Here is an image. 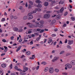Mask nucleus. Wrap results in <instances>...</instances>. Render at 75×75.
Wrapping results in <instances>:
<instances>
[{"label": "nucleus", "instance_id": "f257e3e1", "mask_svg": "<svg viewBox=\"0 0 75 75\" xmlns=\"http://www.w3.org/2000/svg\"><path fill=\"white\" fill-rule=\"evenodd\" d=\"M28 20H32L33 18V16L32 15V13H29L28 15Z\"/></svg>", "mask_w": 75, "mask_h": 75}, {"label": "nucleus", "instance_id": "f03ea898", "mask_svg": "<svg viewBox=\"0 0 75 75\" xmlns=\"http://www.w3.org/2000/svg\"><path fill=\"white\" fill-rule=\"evenodd\" d=\"M65 67L69 69H71V68H72V66L70 64H67L65 65Z\"/></svg>", "mask_w": 75, "mask_h": 75}, {"label": "nucleus", "instance_id": "7ed1b4c3", "mask_svg": "<svg viewBox=\"0 0 75 75\" xmlns=\"http://www.w3.org/2000/svg\"><path fill=\"white\" fill-rule=\"evenodd\" d=\"M41 11V9L36 8L35 9V11H32L31 13H32V14H33V13H35L37 12V11Z\"/></svg>", "mask_w": 75, "mask_h": 75}, {"label": "nucleus", "instance_id": "20e7f679", "mask_svg": "<svg viewBox=\"0 0 75 75\" xmlns=\"http://www.w3.org/2000/svg\"><path fill=\"white\" fill-rule=\"evenodd\" d=\"M28 26L30 28H34V27H38V25L33 24H30L28 25Z\"/></svg>", "mask_w": 75, "mask_h": 75}, {"label": "nucleus", "instance_id": "39448f33", "mask_svg": "<svg viewBox=\"0 0 75 75\" xmlns=\"http://www.w3.org/2000/svg\"><path fill=\"white\" fill-rule=\"evenodd\" d=\"M54 71V68L53 67H50L49 68V71L50 74H52Z\"/></svg>", "mask_w": 75, "mask_h": 75}, {"label": "nucleus", "instance_id": "423d86ee", "mask_svg": "<svg viewBox=\"0 0 75 75\" xmlns=\"http://www.w3.org/2000/svg\"><path fill=\"white\" fill-rule=\"evenodd\" d=\"M59 58V57H54L53 59L52 60V62H54L55 61H58V60Z\"/></svg>", "mask_w": 75, "mask_h": 75}, {"label": "nucleus", "instance_id": "0eeeda50", "mask_svg": "<svg viewBox=\"0 0 75 75\" xmlns=\"http://www.w3.org/2000/svg\"><path fill=\"white\" fill-rule=\"evenodd\" d=\"M44 17L45 18H50V15L48 14H46L44 16Z\"/></svg>", "mask_w": 75, "mask_h": 75}, {"label": "nucleus", "instance_id": "6e6552de", "mask_svg": "<svg viewBox=\"0 0 75 75\" xmlns=\"http://www.w3.org/2000/svg\"><path fill=\"white\" fill-rule=\"evenodd\" d=\"M73 40H68V44L69 45H71L73 44Z\"/></svg>", "mask_w": 75, "mask_h": 75}, {"label": "nucleus", "instance_id": "1a4fd4ad", "mask_svg": "<svg viewBox=\"0 0 75 75\" xmlns=\"http://www.w3.org/2000/svg\"><path fill=\"white\" fill-rule=\"evenodd\" d=\"M70 64L72 65H75V60H74L71 61L70 62Z\"/></svg>", "mask_w": 75, "mask_h": 75}, {"label": "nucleus", "instance_id": "9d476101", "mask_svg": "<svg viewBox=\"0 0 75 75\" xmlns=\"http://www.w3.org/2000/svg\"><path fill=\"white\" fill-rule=\"evenodd\" d=\"M13 30L14 31L18 32V28L17 27H14L13 28Z\"/></svg>", "mask_w": 75, "mask_h": 75}, {"label": "nucleus", "instance_id": "9b49d317", "mask_svg": "<svg viewBox=\"0 0 75 75\" xmlns=\"http://www.w3.org/2000/svg\"><path fill=\"white\" fill-rule=\"evenodd\" d=\"M35 1V3H36L37 4H40V3H41V1L39 0H36Z\"/></svg>", "mask_w": 75, "mask_h": 75}, {"label": "nucleus", "instance_id": "f8f14e48", "mask_svg": "<svg viewBox=\"0 0 75 75\" xmlns=\"http://www.w3.org/2000/svg\"><path fill=\"white\" fill-rule=\"evenodd\" d=\"M21 47H22L21 46H19L18 48L16 50V52H18L19 50H20V49H21Z\"/></svg>", "mask_w": 75, "mask_h": 75}, {"label": "nucleus", "instance_id": "ddd939ff", "mask_svg": "<svg viewBox=\"0 0 75 75\" xmlns=\"http://www.w3.org/2000/svg\"><path fill=\"white\" fill-rule=\"evenodd\" d=\"M37 7L38 8H41L42 7V5L40 4H38L37 6Z\"/></svg>", "mask_w": 75, "mask_h": 75}, {"label": "nucleus", "instance_id": "4468645a", "mask_svg": "<svg viewBox=\"0 0 75 75\" xmlns=\"http://www.w3.org/2000/svg\"><path fill=\"white\" fill-rule=\"evenodd\" d=\"M61 18V17L60 16V15H57L56 18V19H57V20H59V19Z\"/></svg>", "mask_w": 75, "mask_h": 75}, {"label": "nucleus", "instance_id": "2eb2a0df", "mask_svg": "<svg viewBox=\"0 0 75 75\" xmlns=\"http://www.w3.org/2000/svg\"><path fill=\"white\" fill-rule=\"evenodd\" d=\"M1 66L3 68H6V64H1Z\"/></svg>", "mask_w": 75, "mask_h": 75}, {"label": "nucleus", "instance_id": "dca6fc26", "mask_svg": "<svg viewBox=\"0 0 75 75\" xmlns=\"http://www.w3.org/2000/svg\"><path fill=\"white\" fill-rule=\"evenodd\" d=\"M44 5L45 6H48V2H45L44 3Z\"/></svg>", "mask_w": 75, "mask_h": 75}, {"label": "nucleus", "instance_id": "f3484780", "mask_svg": "<svg viewBox=\"0 0 75 75\" xmlns=\"http://www.w3.org/2000/svg\"><path fill=\"white\" fill-rule=\"evenodd\" d=\"M26 54L28 55H30V54H31V52L29 51L26 52Z\"/></svg>", "mask_w": 75, "mask_h": 75}, {"label": "nucleus", "instance_id": "a211bd4d", "mask_svg": "<svg viewBox=\"0 0 75 75\" xmlns=\"http://www.w3.org/2000/svg\"><path fill=\"white\" fill-rule=\"evenodd\" d=\"M64 10V7H62L60 10V13H62Z\"/></svg>", "mask_w": 75, "mask_h": 75}, {"label": "nucleus", "instance_id": "6ab92c4d", "mask_svg": "<svg viewBox=\"0 0 75 75\" xmlns=\"http://www.w3.org/2000/svg\"><path fill=\"white\" fill-rule=\"evenodd\" d=\"M45 72H47L48 71V68L47 67H46L45 69Z\"/></svg>", "mask_w": 75, "mask_h": 75}, {"label": "nucleus", "instance_id": "aec40b11", "mask_svg": "<svg viewBox=\"0 0 75 75\" xmlns=\"http://www.w3.org/2000/svg\"><path fill=\"white\" fill-rule=\"evenodd\" d=\"M41 64H42L44 65H47V63L45 62H41Z\"/></svg>", "mask_w": 75, "mask_h": 75}, {"label": "nucleus", "instance_id": "412c9836", "mask_svg": "<svg viewBox=\"0 0 75 75\" xmlns=\"http://www.w3.org/2000/svg\"><path fill=\"white\" fill-rule=\"evenodd\" d=\"M18 32H19V33H21V32H23V30L22 28H21L20 29H19V30H18Z\"/></svg>", "mask_w": 75, "mask_h": 75}, {"label": "nucleus", "instance_id": "4be33fe9", "mask_svg": "<svg viewBox=\"0 0 75 75\" xmlns=\"http://www.w3.org/2000/svg\"><path fill=\"white\" fill-rule=\"evenodd\" d=\"M4 48H5V50H4L5 52H6L7 51V47L6 46H4Z\"/></svg>", "mask_w": 75, "mask_h": 75}, {"label": "nucleus", "instance_id": "5701e85b", "mask_svg": "<svg viewBox=\"0 0 75 75\" xmlns=\"http://www.w3.org/2000/svg\"><path fill=\"white\" fill-rule=\"evenodd\" d=\"M43 26L44 25H43L40 24L38 25V27L39 28H42V27H43Z\"/></svg>", "mask_w": 75, "mask_h": 75}, {"label": "nucleus", "instance_id": "b1692460", "mask_svg": "<svg viewBox=\"0 0 75 75\" xmlns=\"http://www.w3.org/2000/svg\"><path fill=\"white\" fill-rule=\"evenodd\" d=\"M28 8L29 9H31L32 8V6L30 4H29Z\"/></svg>", "mask_w": 75, "mask_h": 75}, {"label": "nucleus", "instance_id": "393cba45", "mask_svg": "<svg viewBox=\"0 0 75 75\" xmlns=\"http://www.w3.org/2000/svg\"><path fill=\"white\" fill-rule=\"evenodd\" d=\"M62 75H68V73H67V72H63L62 73Z\"/></svg>", "mask_w": 75, "mask_h": 75}, {"label": "nucleus", "instance_id": "a878e982", "mask_svg": "<svg viewBox=\"0 0 75 75\" xmlns=\"http://www.w3.org/2000/svg\"><path fill=\"white\" fill-rule=\"evenodd\" d=\"M20 74H21V75H26V73H24L23 72H20Z\"/></svg>", "mask_w": 75, "mask_h": 75}, {"label": "nucleus", "instance_id": "bb28decb", "mask_svg": "<svg viewBox=\"0 0 75 75\" xmlns=\"http://www.w3.org/2000/svg\"><path fill=\"white\" fill-rule=\"evenodd\" d=\"M40 24H43L44 23V21L42 20H41L40 21Z\"/></svg>", "mask_w": 75, "mask_h": 75}, {"label": "nucleus", "instance_id": "cd10ccee", "mask_svg": "<svg viewBox=\"0 0 75 75\" xmlns=\"http://www.w3.org/2000/svg\"><path fill=\"white\" fill-rule=\"evenodd\" d=\"M9 68L10 69H12L13 68V64H11L9 66Z\"/></svg>", "mask_w": 75, "mask_h": 75}, {"label": "nucleus", "instance_id": "c85d7f7f", "mask_svg": "<svg viewBox=\"0 0 75 75\" xmlns=\"http://www.w3.org/2000/svg\"><path fill=\"white\" fill-rule=\"evenodd\" d=\"M55 71L56 72H59V69L57 68L55 69Z\"/></svg>", "mask_w": 75, "mask_h": 75}, {"label": "nucleus", "instance_id": "c756f323", "mask_svg": "<svg viewBox=\"0 0 75 75\" xmlns=\"http://www.w3.org/2000/svg\"><path fill=\"white\" fill-rule=\"evenodd\" d=\"M27 18H28L27 16H25L23 17V20H27Z\"/></svg>", "mask_w": 75, "mask_h": 75}, {"label": "nucleus", "instance_id": "7c9ffc66", "mask_svg": "<svg viewBox=\"0 0 75 75\" xmlns=\"http://www.w3.org/2000/svg\"><path fill=\"white\" fill-rule=\"evenodd\" d=\"M56 22V21L55 20H53L52 21V24H54Z\"/></svg>", "mask_w": 75, "mask_h": 75}, {"label": "nucleus", "instance_id": "2f4dec72", "mask_svg": "<svg viewBox=\"0 0 75 75\" xmlns=\"http://www.w3.org/2000/svg\"><path fill=\"white\" fill-rule=\"evenodd\" d=\"M52 40H48V44H50V43H51V42H52Z\"/></svg>", "mask_w": 75, "mask_h": 75}, {"label": "nucleus", "instance_id": "473e14b6", "mask_svg": "<svg viewBox=\"0 0 75 75\" xmlns=\"http://www.w3.org/2000/svg\"><path fill=\"white\" fill-rule=\"evenodd\" d=\"M14 36H11L10 38L11 40H14Z\"/></svg>", "mask_w": 75, "mask_h": 75}, {"label": "nucleus", "instance_id": "72a5a7b5", "mask_svg": "<svg viewBox=\"0 0 75 75\" xmlns=\"http://www.w3.org/2000/svg\"><path fill=\"white\" fill-rule=\"evenodd\" d=\"M61 3L62 4H64V1H60L59 2V4H61Z\"/></svg>", "mask_w": 75, "mask_h": 75}, {"label": "nucleus", "instance_id": "f704fd0d", "mask_svg": "<svg viewBox=\"0 0 75 75\" xmlns=\"http://www.w3.org/2000/svg\"><path fill=\"white\" fill-rule=\"evenodd\" d=\"M29 3L31 4V5H33V2L31 1H29Z\"/></svg>", "mask_w": 75, "mask_h": 75}, {"label": "nucleus", "instance_id": "c9c22d12", "mask_svg": "<svg viewBox=\"0 0 75 75\" xmlns=\"http://www.w3.org/2000/svg\"><path fill=\"white\" fill-rule=\"evenodd\" d=\"M64 52H65V51H62L60 53V55H61V54H63V53H64Z\"/></svg>", "mask_w": 75, "mask_h": 75}, {"label": "nucleus", "instance_id": "e433bc0d", "mask_svg": "<svg viewBox=\"0 0 75 75\" xmlns=\"http://www.w3.org/2000/svg\"><path fill=\"white\" fill-rule=\"evenodd\" d=\"M71 19L73 21H74L75 20V18L74 17H71Z\"/></svg>", "mask_w": 75, "mask_h": 75}, {"label": "nucleus", "instance_id": "4c0bfd02", "mask_svg": "<svg viewBox=\"0 0 75 75\" xmlns=\"http://www.w3.org/2000/svg\"><path fill=\"white\" fill-rule=\"evenodd\" d=\"M67 48H69V49H71V47L69 45H68L67 46Z\"/></svg>", "mask_w": 75, "mask_h": 75}, {"label": "nucleus", "instance_id": "58836bf2", "mask_svg": "<svg viewBox=\"0 0 75 75\" xmlns=\"http://www.w3.org/2000/svg\"><path fill=\"white\" fill-rule=\"evenodd\" d=\"M19 10H22L23 9V8L22 6H20L19 8Z\"/></svg>", "mask_w": 75, "mask_h": 75}, {"label": "nucleus", "instance_id": "ea45409f", "mask_svg": "<svg viewBox=\"0 0 75 75\" xmlns=\"http://www.w3.org/2000/svg\"><path fill=\"white\" fill-rule=\"evenodd\" d=\"M41 39V37H38L36 39V41H39Z\"/></svg>", "mask_w": 75, "mask_h": 75}, {"label": "nucleus", "instance_id": "a19ab883", "mask_svg": "<svg viewBox=\"0 0 75 75\" xmlns=\"http://www.w3.org/2000/svg\"><path fill=\"white\" fill-rule=\"evenodd\" d=\"M44 31V29H42L40 31V33H42Z\"/></svg>", "mask_w": 75, "mask_h": 75}, {"label": "nucleus", "instance_id": "79ce46f5", "mask_svg": "<svg viewBox=\"0 0 75 75\" xmlns=\"http://www.w3.org/2000/svg\"><path fill=\"white\" fill-rule=\"evenodd\" d=\"M33 41H32L30 42V45H33Z\"/></svg>", "mask_w": 75, "mask_h": 75}, {"label": "nucleus", "instance_id": "37998d69", "mask_svg": "<svg viewBox=\"0 0 75 75\" xmlns=\"http://www.w3.org/2000/svg\"><path fill=\"white\" fill-rule=\"evenodd\" d=\"M24 69L25 71H27L28 70V67H25L24 68Z\"/></svg>", "mask_w": 75, "mask_h": 75}, {"label": "nucleus", "instance_id": "c03bdc74", "mask_svg": "<svg viewBox=\"0 0 75 75\" xmlns=\"http://www.w3.org/2000/svg\"><path fill=\"white\" fill-rule=\"evenodd\" d=\"M6 20V19H5V18H2L1 20V21H4Z\"/></svg>", "mask_w": 75, "mask_h": 75}, {"label": "nucleus", "instance_id": "a18cd8bd", "mask_svg": "<svg viewBox=\"0 0 75 75\" xmlns=\"http://www.w3.org/2000/svg\"><path fill=\"white\" fill-rule=\"evenodd\" d=\"M54 8L55 9H59V7H58V6H57L56 7H54Z\"/></svg>", "mask_w": 75, "mask_h": 75}, {"label": "nucleus", "instance_id": "49530a36", "mask_svg": "<svg viewBox=\"0 0 75 75\" xmlns=\"http://www.w3.org/2000/svg\"><path fill=\"white\" fill-rule=\"evenodd\" d=\"M10 17L11 19H13L14 18V16L13 15H11Z\"/></svg>", "mask_w": 75, "mask_h": 75}, {"label": "nucleus", "instance_id": "de8ad7c7", "mask_svg": "<svg viewBox=\"0 0 75 75\" xmlns=\"http://www.w3.org/2000/svg\"><path fill=\"white\" fill-rule=\"evenodd\" d=\"M17 71H18L20 72H22V70H21V69L18 68V69H17Z\"/></svg>", "mask_w": 75, "mask_h": 75}, {"label": "nucleus", "instance_id": "09e8293b", "mask_svg": "<svg viewBox=\"0 0 75 75\" xmlns=\"http://www.w3.org/2000/svg\"><path fill=\"white\" fill-rule=\"evenodd\" d=\"M56 3V1H53L52 2V4H54V3Z\"/></svg>", "mask_w": 75, "mask_h": 75}, {"label": "nucleus", "instance_id": "8fccbe9b", "mask_svg": "<svg viewBox=\"0 0 75 75\" xmlns=\"http://www.w3.org/2000/svg\"><path fill=\"white\" fill-rule=\"evenodd\" d=\"M3 42H7V41L5 39H3L2 40Z\"/></svg>", "mask_w": 75, "mask_h": 75}, {"label": "nucleus", "instance_id": "3c124183", "mask_svg": "<svg viewBox=\"0 0 75 75\" xmlns=\"http://www.w3.org/2000/svg\"><path fill=\"white\" fill-rule=\"evenodd\" d=\"M14 19H17V18H18V17L16 16H14Z\"/></svg>", "mask_w": 75, "mask_h": 75}, {"label": "nucleus", "instance_id": "603ef678", "mask_svg": "<svg viewBox=\"0 0 75 75\" xmlns=\"http://www.w3.org/2000/svg\"><path fill=\"white\" fill-rule=\"evenodd\" d=\"M22 39H20L18 41V42H22Z\"/></svg>", "mask_w": 75, "mask_h": 75}, {"label": "nucleus", "instance_id": "864d4df0", "mask_svg": "<svg viewBox=\"0 0 75 75\" xmlns=\"http://www.w3.org/2000/svg\"><path fill=\"white\" fill-rule=\"evenodd\" d=\"M39 67H40V66H38L36 68V70H38V69H39Z\"/></svg>", "mask_w": 75, "mask_h": 75}, {"label": "nucleus", "instance_id": "5fc2aeb1", "mask_svg": "<svg viewBox=\"0 0 75 75\" xmlns=\"http://www.w3.org/2000/svg\"><path fill=\"white\" fill-rule=\"evenodd\" d=\"M32 37V36L31 35H28V37L29 38H31Z\"/></svg>", "mask_w": 75, "mask_h": 75}, {"label": "nucleus", "instance_id": "6e6d98bb", "mask_svg": "<svg viewBox=\"0 0 75 75\" xmlns=\"http://www.w3.org/2000/svg\"><path fill=\"white\" fill-rule=\"evenodd\" d=\"M52 37H55L56 36V35L55 34H53L52 35Z\"/></svg>", "mask_w": 75, "mask_h": 75}, {"label": "nucleus", "instance_id": "4d7b16f0", "mask_svg": "<svg viewBox=\"0 0 75 75\" xmlns=\"http://www.w3.org/2000/svg\"><path fill=\"white\" fill-rule=\"evenodd\" d=\"M67 42H68V40H67V39H66V40L65 41L64 43L66 44V43H67Z\"/></svg>", "mask_w": 75, "mask_h": 75}, {"label": "nucleus", "instance_id": "13d9d810", "mask_svg": "<svg viewBox=\"0 0 75 75\" xmlns=\"http://www.w3.org/2000/svg\"><path fill=\"white\" fill-rule=\"evenodd\" d=\"M32 21L33 23H34V22H35V20L33 19L32 20Z\"/></svg>", "mask_w": 75, "mask_h": 75}, {"label": "nucleus", "instance_id": "bf43d9fd", "mask_svg": "<svg viewBox=\"0 0 75 75\" xmlns=\"http://www.w3.org/2000/svg\"><path fill=\"white\" fill-rule=\"evenodd\" d=\"M15 69H16V70H17L18 69V67H17L16 66L15 67Z\"/></svg>", "mask_w": 75, "mask_h": 75}, {"label": "nucleus", "instance_id": "052dcab7", "mask_svg": "<svg viewBox=\"0 0 75 75\" xmlns=\"http://www.w3.org/2000/svg\"><path fill=\"white\" fill-rule=\"evenodd\" d=\"M71 55V54L70 53H68L66 54V56H68V55Z\"/></svg>", "mask_w": 75, "mask_h": 75}, {"label": "nucleus", "instance_id": "680f3d73", "mask_svg": "<svg viewBox=\"0 0 75 75\" xmlns=\"http://www.w3.org/2000/svg\"><path fill=\"white\" fill-rule=\"evenodd\" d=\"M25 6L26 7H28V4H27V3H26V4H25Z\"/></svg>", "mask_w": 75, "mask_h": 75}, {"label": "nucleus", "instance_id": "e2e57ef3", "mask_svg": "<svg viewBox=\"0 0 75 75\" xmlns=\"http://www.w3.org/2000/svg\"><path fill=\"white\" fill-rule=\"evenodd\" d=\"M37 31H41V29H37Z\"/></svg>", "mask_w": 75, "mask_h": 75}, {"label": "nucleus", "instance_id": "0e129e2a", "mask_svg": "<svg viewBox=\"0 0 75 75\" xmlns=\"http://www.w3.org/2000/svg\"><path fill=\"white\" fill-rule=\"evenodd\" d=\"M67 14H68V12H65L64 14V16H67Z\"/></svg>", "mask_w": 75, "mask_h": 75}, {"label": "nucleus", "instance_id": "69168bd1", "mask_svg": "<svg viewBox=\"0 0 75 75\" xmlns=\"http://www.w3.org/2000/svg\"><path fill=\"white\" fill-rule=\"evenodd\" d=\"M67 26V24H64L63 25V27H65Z\"/></svg>", "mask_w": 75, "mask_h": 75}, {"label": "nucleus", "instance_id": "338daca9", "mask_svg": "<svg viewBox=\"0 0 75 75\" xmlns=\"http://www.w3.org/2000/svg\"><path fill=\"white\" fill-rule=\"evenodd\" d=\"M36 24H37V25H39V22H35Z\"/></svg>", "mask_w": 75, "mask_h": 75}, {"label": "nucleus", "instance_id": "774afa93", "mask_svg": "<svg viewBox=\"0 0 75 75\" xmlns=\"http://www.w3.org/2000/svg\"><path fill=\"white\" fill-rule=\"evenodd\" d=\"M5 54H6L5 53H2L1 54V56H4V55H5Z\"/></svg>", "mask_w": 75, "mask_h": 75}]
</instances>
